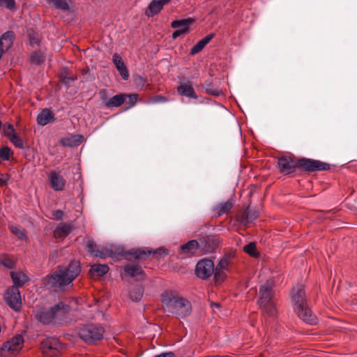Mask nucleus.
Instances as JSON below:
<instances>
[{"instance_id": "39448f33", "label": "nucleus", "mask_w": 357, "mask_h": 357, "mask_svg": "<svg viewBox=\"0 0 357 357\" xmlns=\"http://www.w3.org/2000/svg\"><path fill=\"white\" fill-rule=\"evenodd\" d=\"M161 301L169 312L177 317L183 318L190 314L192 310L191 303L186 298L175 296L172 294L165 292L162 294Z\"/></svg>"}, {"instance_id": "c9c22d12", "label": "nucleus", "mask_w": 357, "mask_h": 357, "mask_svg": "<svg viewBox=\"0 0 357 357\" xmlns=\"http://www.w3.org/2000/svg\"><path fill=\"white\" fill-rule=\"evenodd\" d=\"M178 85L176 89H193L192 85L189 79L185 76H178Z\"/></svg>"}, {"instance_id": "0eeeda50", "label": "nucleus", "mask_w": 357, "mask_h": 357, "mask_svg": "<svg viewBox=\"0 0 357 357\" xmlns=\"http://www.w3.org/2000/svg\"><path fill=\"white\" fill-rule=\"evenodd\" d=\"M100 97L102 100L104 105L107 108L120 107L123 103H126V105H128L126 109H129L136 103L138 95L136 93H119L112 98H107L106 96V91H100Z\"/></svg>"}, {"instance_id": "2eb2a0df", "label": "nucleus", "mask_w": 357, "mask_h": 357, "mask_svg": "<svg viewBox=\"0 0 357 357\" xmlns=\"http://www.w3.org/2000/svg\"><path fill=\"white\" fill-rule=\"evenodd\" d=\"M291 299L294 310L307 304L304 287L298 285L294 287L291 292Z\"/></svg>"}, {"instance_id": "9d476101", "label": "nucleus", "mask_w": 357, "mask_h": 357, "mask_svg": "<svg viewBox=\"0 0 357 357\" xmlns=\"http://www.w3.org/2000/svg\"><path fill=\"white\" fill-rule=\"evenodd\" d=\"M43 354L47 357H58L63 349V344L56 337H47L40 342Z\"/></svg>"}, {"instance_id": "1a4fd4ad", "label": "nucleus", "mask_w": 357, "mask_h": 357, "mask_svg": "<svg viewBox=\"0 0 357 357\" xmlns=\"http://www.w3.org/2000/svg\"><path fill=\"white\" fill-rule=\"evenodd\" d=\"M64 306L63 302H59L50 308L40 307L37 311L35 317L44 325L50 324L54 321L56 314L63 309Z\"/></svg>"}, {"instance_id": "4c0bfd02", "label": "nucleus", "mask_w": 357, "mask_h": 357, "mask_svg": "<svg viewBox=\"0 0 357 357\" xmlns=\"http://www.w3.org/2000/svg\"><path fill=\"white\" fill-rule=\"evenodd\" d=\"M45 56L41 52L35 51L31 54V61L36 65H39L44 62Z\"/></svg>"}, {"instance_id": "49530a36", "label": "nucleus", "mask_w": 357, "mask_h": 357, "mask_svg": "<svg viewBox=\"0 0 357 357\" xmlns=\"http://www.w3.org/2000/svg\"><path fill=\"white\" fill-rule=\"evenodd\" d=\"M4 135L10 139L12 137V134L16 133L14 127L12 124H8L4 126L3 129Z\"/></svg>"}, {"instance_id": "7ed1b4c3", "label": "nucleus", "mask_w": 357, "mask_h": 357, "mask_svg": "<svg viewBox=\"0 0 357 357\" xmlns=\"http://www.w3.org/2000/svg\"><path fill=\"white\" fill-rule=\"evenodd\" d=\"M109 257L114 259H119L120 257H123L128 261H132L133 259L146 260L151 255H158L159 256L168 255V251L162 248L156 250H151L148 248H132L131 250L125 251L124 248L121 246L112 245L107 249Z\"/></svg>"}, {"instance_id": "4be33fe9", "label": "nucleus", "mask_w": 357, "mask_h": 357, "mask_svg": "<svg viewBox=\"0 0 357 357\" xmlns=\"http://www.w3.org/2000/svg\"><path fill=\"white\" fill-rule=\"evenodd\" d=\"M36 121L38 125L44 126L49 123L54 122L55 121V118L51 110L47 108H45L43 109L38 114Z\"/></svg>"}, {"instance_id": "603ef678", "label": "nucleus", "mask_w": 357, "mask_h": 357, "mask_svg": "<svg viewBox=\"0 0 357 357\" xmlns=\"http://www.w3.org/2000/svg\"><path fill=\"white\" fill-rule=\"evenodd\" d=\"M235 256L236 252L234 250H230L226 252L222 257L231 263V261L235 257Z\"/></svg>"}, {"instance_id": "b1692460", "label": "nucleus", "mask_w": 357, "mask_h": 357, "mask_svg": "<svg viewBox=\"0 0 357 357\" xmlns=\"http://www.w3.org/2000/svg\"><path fill=\"white\" fill-rule=\"evenodd\" d=\"M77 79L76 76L70 75L67 68H62L59 73V82L61 84L69 88L72 83Z\"/></svg>"}, {"instance_id": "473e14b6", "label": "nucleus", "mask_w": 357, "mask_h": 357, "mask_svg": "<svg viewBox=\"0 0 357 357\" xmlns=\"http://www.w3.org/2000/svg\"><path fill=\"white\" fill-rule=\"evenodd\" d=\"M144 288L142 286L136 287L130 291L129 296L132 301H139L143 296Z\"/></svg>"}, {"instance_id": "e433bc0d", "label": "nucleus", "mask_w": 357, "mask_h": 357, "mask_svg": "<svg viewBox=\"0 0 357 357\" xmlns=\"http://www.w3.org/2000/svg\"><path fill=\"white\" fill-rule=\"evenodd\" d=\"M243 251L252 257H257L259 253L257 250L256 244L250 242L243 247Z\"/></svg>"}, {"instance_id": "cd10ccee", "label": "nucleus", "mask_w": 357, "mask_h": 357, "mask_svg": "<svg viewBox=\"0 0 357 357\" xmlns=\"http://www.w3.org/2000/svg\"><path fill=\"white\" fill-rule=\"evenodd\" d=\"M73 229L70 223H64L59 225L54 231V236L56 238H62L67 236Z\"/></svg>"}, {"instance_id": "2f4dec72", "label": "nucleus", "mask_w": 357, "mask_h": 357, "mask_svg": "<svg viewBox=\"0 0 357 357\" xmlns=\"http://www.w3.org/2000/svg\"><path fill=\"white\" fill-rule=\"evenodd\" d=\"M27 36L29 40V44L31 46L40 45L41 36L38 31L33 29H29L27 30Z\"/></svg>"}, {"instance_id": "a211bd4d", "label": "nucleus", "mask_w": 357, "mask_h": 357, "mask_svg": "<svg viewBox=\"0 0 357 357\" xmlns=\"http://www.w3.org/2000/svg\"><path fill=\"white\" fill-rule=\"evenodd\" d=\"M50 184L55 191H62L65 188L66 180L63 176L56 171H52L49 175Z\"/></svg>"}, {"instance_id": "6e6d98bb", "label": "nucleus", "mask_w": 357, "mask_h": 357, "mask_svg": "<svg viewBox=\"0 0 357 357\" xmlns=\"http://www.w3.org/2000/svg\"><path fill=\"white\" fill-rule=\"evenodd\" d=\"M206 93L213 96H224V91H205Z\"/></svg>"}, {"instance_id": "7c9ffc66", "label": "nucleus", "mask_w": 357, "mask_h": 357, "mask_svg": "<svg viewBox=\"0 0 357 357\" xmlns=\"http://www.w3.org/2000/svg\"><path fill=\"white\" fill-rule=\"evenodd\" d=\"M0 264L9 269H13L16 266V261L13 256L3 254L0 256Z\"/></svg>"}, {"instance_id": "864d4df0", "label": "nucleus", "mask_w": 357, "mask_h": 357, "mask_svg": "<svg viewBox=\"0 0 357 357\" xmlns=\"http://www.w3.org/2000/svg\"><path fill=\"white\" fill-rule=\"evenodd\" d=\"M63 212L61 210H56L52 211V215L54 220H61L63 217Z\"/></svg>"}, {"instance_id": "412c9836", "label": "nucleus", "mask_w": 357, "mask_h": 357, "mask_svg": "<svg viewBox=\"0 0 357 357\" xmlns=\"http://www.w3.org/2000/svg\"><path fill=\"white\" fill-rule=\"evenodd\" d=\"M113 63L116 68L119 72L121 76L124 80H127L129 77V73L128 68L124 63L122 58L118 54L115 53L112 58Z\"/></svg>"}, {"instance_id": "4d7b16f0", "label": "nucleus", "mask_w": 357, "mask_h": 357, "mask_svg": "<svg viewBox=\"0 0 357 357\" xmlns=\"http://www.w3.org/2000/svg\"><path fill=\"white\" fill-rule=\"evenodd\" d=\"M214 36H215L214 33H211V34L206 36L204 38L202 39V40L206 45L214 38Z\"/></svg>"}, {"instance_id": "bb28decb", "label": "nucleus", "mask_w": 357, "mask_h": 357, "mask_svg": "<svg viewBox=\"0 0 357 357\" xmlns=\"http://www.w3.org/2000/svg\"><path fill=\"white\" fill-rule=\"evenodd\" d=\"M124 272L132 278L142 276V279H144L146 276L142 268L138 265L126 264L124 266Z\"/></svg>"}, {"instance_id": "13d9d810", "label": "nucleus", "mask_w": 357, "mask_h": 357, "mask_svg": "<svg viewBox=\"0 0 357 357\" xmlns=\"http://www.w3.org/2000/svg\"><path fill=\"white\" fill-rule=\"evenodd\" d=\"M8 179H9L8 175H6L5 177L0 178V185L1 186L6 185Z\"/></svg>"}, {"instance_id": "aec40b11", "label": "nucleus", "mask_w": 357, "mask_h": 357, "mask_svg": "<svg viewBox=\"0 0 357 357\" xmlns=\"http://www.w3.org/2000/svg\"><path fill=\"white\" fill-rule=\"evenodd\" d=\"M15 38V34L13 31H7L1 35L0 37V48L3 49L4 53L12 47Z\"/></svg>"}, {"instance_id": "393cba45", "label": "nucleus", "mask_w": 357, "mask_h": 357, "mask_svg": "<svg viewBox=\"0 0 357 357\" xmlns=\"http://www.w3.org/2000/svg\"><path fill=\"white\" fill-rule=\"evenodd\" d=\"M83 139L84 137L81 135H74L62 138L61 143L64 146L75 147L79 146Z\"/></svg>"}, {"instance_id": "052dcab7", "label": "nucleus", "mask_w": 357, "mask_h": 357, "mask_svg": "<svg viewBox=\"0 0 357 357\" xmlns=\"http://www.w3.org/2000/svg\"><path fill=\"white\" fill-rule=\"evenodd\" d=\"M213 305H214L215 306H217V307H219V306H220V304H218V303H213Z\"/></svg>"}, {"instance_id": "ea45409f", "label": "nucleus", "mask_w": 357, "mask_h": 357, "mask_svg": "<svg viewBox=\"0 0 357 357\" xmlns=\"http://www.w3.org/2000/svg\"><path fill=\"white\" fill-rule=\"evenodd\" d=\"M9 140L17 148L23 149L25 147L23 140L16 133L12 134V137Z\"/></svg>"}, {"instance_id": "3c124183", "label": "nucleus", "mask_w": 357, "mask_h": 357, "mask_svg": "<svg viewBox=\"0 0 357 357\" xmlns=\"http://www.w3.org/2000/svg\"><path fill=\"white\" fill-rule=\"evenodd\" d=\"M167 100V98L162 96H155L151 98L149 102L151 103L164 102Z\"/></svg>"}, {"instance_id": "37998d69", "label": "nucleus", "mask_w": 357, "mask_h": 357, "mask_svg": "<svg viewBox=\"0 0 357 357\" xmlns=\"http://www.w3.org/2000/svg\"><path fill=\"white\" fill-rule=\"evenodd\" d=\"M0 7L6 8L10 10L17 9L15 0H0Z\"/></svg>"}, {"instance_id": "c85d7f7f", "label": "nucleus", "mask_w": 357, "mask_h": 357, "mask_svg": "<svg viewBox=\"0 0 357 357\" xmlns=\"http://www.w3.org/2000/svg\"><path fill=\"white\" fill-rule=\"evenodd\" d=\"M258 217L259 211L257 210L248 207L242 214L241 222L243 224H247L256 220Z\"/></svg>"}, {"instance_id": "5701e85b", "label": "nucleus", "mask_w": 357, "mask_h": 357, "mask_svg": "<svg viewBox=\"0 0 357 357\" xmlns=\"http://www.w3.org/2000/svg\"><path fill=\"white\" fill-rule=\"evenodd\" d=\"M10 275L13 282L12 287H17V289L23 287L29 280V277L22 271H11Z\"/></svg>"}, {"instance_id": "5fc2aeb1", "label": "nucleus", "mask_w": 357, "mask_h": 357, "mask_svg": "<svg viewBox=\"0 0 357 357\" xmlns=\"http://www.w3.org/2000/svg\"><path fill=\"white\" fill-rule=\"evenodd\" d=\"M93 256L96 257H100L101 259H105V258L109 257V252H107V249L105 252L98 250L96 252V254H94Z\"/></svg>"}, {"instance_id": "ddd939ff", "label": "nucleus", "mask_w": 357, "mask_h": 357, "mask_svg": "<svg viewBox=\"0 0 357 357\" xmlns=\"http://www.w3.org/2000/svg\"><path fill=\"white\" fill-rule=\"evenodd\" d=\"M199 250L204 253H211L220 243L219 238L215 235H204L198 238Z\"/></svg>"}, {"instance_id": "79ce46f5", "label": "nucleus", "mask_w": 357, "mask_h": 357, "mask_svg": "<svg viewBox=\"0 0 357 357\" xmlns=\"http://www.w3.org/2000/svg\"><path fill=\"white\" fill-rule=\"evenodd\" d=\"M214 278L216 282H222L226 277V274L223 269H220L214 266Z\"/></svg>"}, {"instance_id": "f704fd0d", "label": "nucleus", "mask_w": 357, "mask_h": 357, "mask_svg": "<svg viewBox=\"0 0 357 357\" xmlns=\"http://www.w3.org/2000/svg\"><path fill=\"white\" fill-rule=\"evenodd\" d=\"M8 228L10 232L14 234L18 239L20 240H26L27 236L26 230L24 229H20L17 227L13 225H9Z\"/></svg>"}, {"instance_id": "f03ea898", "label": "nucleus", "mask_w": 357, "mask_h": 357, "mask_svg": "<svg viewBox=\"0 0 357 357\" xmlns=\"http://www.w3.org/2000/svg\"><path fill=\"white\" fill-rule=\"evenodd\" d=\"M279 172L284 175L296 173L297 169L305 173L327 171L331 169L328 163L307 158H297L293 155H282L278 158Z\"/></svg>"}, {"instance_id": "a19ab883", "label": "nucleus", "mask_w": 357, "mask_h": 357, "mask_svg": "<svg viewBox=\"0 0 357 357\" xmlns=\"http://www.w3.org/2000/svg\"><path fill=\"white\" fill-rule=\"evenodd\" d=\"M13 153L8 146H3L0 149V159L3 161L10 160V155Z\"/></svg>"}, {"instance_id": "58836bf2", "label": "nucleus", "mask_w": 357, "mask_h": 357, "mask_svg": "<svg viewBox=\"0 0 357 357\" xmlns=\"http://www.w3.org/2000/svg\"><path fill=\"white\" fill-rule=\"evenodd\" d=\"M132 79L137 87H143L144 86H148L149 84L148 83L147 79L140 75H134L132 76Z\"/></svg>"}, {"instance_id": "8fccbe9b", "label": "nucleus", "mask_w": 357, "mask_h": 357, "mask_svg": "<svg viewBox=\"0 0 357 357\" xmlns=\"http://www.w3.org/2000/svg\"><path fill=\"white\" fill-rule=\"evenodd\" d=\"M178 92L181 96H185L192 98H197V96L195 93V91H178Z\"/></svg>"}, {"instance_id": "a18cd8bd", "label": "nucleus", "mask_w": 357, "mask_h": 357, "mask_svg": "<svg viewBox=\"0 0 357 357\" xmlns=\"http://www.w3.org/2000/svg\"><path fill=\"white\" fill-rule=\"evenodd\" d=\"M97 248V244L93 240H89L86 245V249L88 252L91 255H94L96 252L98 250L96 248Z\"/></svg>"}, {"instance_id": "20e7f679", "label": "nucleus", "mask_w": 357, "mask_h": 357, "mask_svg": "<svg viewBox=\"0 0 357 357\" xmlns=\"http://www.w3.org/2000/svg\"><path fill=\"white\" fill-rule=\"evenodd\" d=\"M257 303L268 317L277 315L275 291L272 282L267 281L259 287Z\"/></svg>"}, {"instance_id": "a878e982", "label": "nucleus", "mask_w": 357, "mask_h": 357, "mask_svg": "<svg viewBox=\"0 0 357 357\" xmlns=\"http://www.w3.org/2000/svg\"><path fill=\"white\" fill-rule=\"evenodd\" d=\"M234 203L231 200L222 202L216 205L213 208V212L215 216H221L224 214H227L232 208Z\"/></svg>"}, {"instance_id": "4468645a", "label": "nucleus", "mask_w": 357, "mask_h": 357, "mask_svg": "<svg viewBox=\"0 0 357 357\" xmlns=\"http://www.w3.org/2000/svg\"><path fill=\"white\" fill-rule=\"evenodd\" d=\"M294 311L298 317L307 324L314 326L318 322L317 316L312 312L307 304L296 308Z\"/></svg>"}, {"instance_id": "dca6fc26", "label": "nucleus", "mask_w": 357, "mask_h": 357, "mask_svg": "<svg viewBox=\"0 0 357 357\" xmlns=\"http://www.w3.org/2000/svg\"><path fill=\"white\" fill-rule=\"evenodd\" d=\"M195 22L194 18L188 17L185 19L174 20L171 23V26L177 29L179 26L184 25L185 28L178 29L173 32L172 38L176 39L181 35L188 33L190 31V26Z\"/></svg>"}, {"instance_id": "f8f14e48", "label": "nucleus", "mask_w": 357, "mask_h": 357, "mask_svg": "<svg viewBox=\"0 0 357 357\" xmlns=\"http://www.w3.org/2000/svg\"><path fill=\"white\" fill-rule=\"evenodd\" d=\"M196 275L202 280L209 278L214 272V262L213 260L205 258L199 260L195 266Z\"/></svg>"}, {"instance_id": "9b49d317", "label": "nucleus", "mask_w": 357, "mask_h": 357, "mask_svg": "<svg viewBox=\"0 0 357 357\" xmlns=\"http://www.w3.org/2000/svg\"><path fill=\"white\" fill-rule=\"evenodd\" d=\"M3 298L6 304L13 310L18 312L22 307L21 294L17 287H9L5 291Z\"/></svg>"}, {"instance_id": "c756f323", "label": "nucleus", "mask_w": 357, "mask_h": 357, "mask_svg": "<svg viewBox=\"0 0 357 357\" xmlns=\"http://www.w3.org/2000/svg\"><path fill=\"white\" fill-rule=\"evenodd\" d=\"M109 266L106 264H94L91 266L89 272L93 275L102 277L109 271Z\"/></svg>"}, {"instance_id": "6ab92c4d", "label": "nucleus", "mask_w": 357, "mask_h": 357, "mask_svg": "<svg viewBox=\"0 0 357 357\" xmlns=\"http://www.w3.org/2000/svg\"><path fill=\"white\" fill-rule=\"evenodd\" d=\"M199 249L198 240H190L186 243L179 247V255H183L185 257L195 255Z\"/></svg>"}, {"instance_id": "6e6552de", "label": "nucleus", "mask_w": 357, "mask_h": 357, "mask_svg": "<svg viewBox=\"0 0 357 357\" xmlns=\"http://www.w3.org/2000/svg\"><path fill=\"white\" fill-rule=\"evenodd\" d=\"M24 340L22 335L17 334L5 342L0 348V356L9 357L15 356L22 349Z\"/></svg>"}, {"instance_id": "09e8293b", "label": "nucleus", "mask_w": 357, "mask_h": 357, "mask_svg": "<svg viewBox=\"0 0 357 357\" xmlns=\"http://www.w3.org/2000/svg\"><path fill=\"white\" fill-rule=\"evenodd\" d=\"M231 264V262L222 257L215 267L220 269L227 270L228 266Z\"/></svg>"}, {"instance_id": "bf43d9fd", "label": "nucleus", "mask_w": 357, "mask_h": 357, "mask_svg": "<svg viewBox=\"0 0 357 357\" xmlns=\"http://www.w3.org/2000/svg\"><path fill=\"white\" fill-rule=\"evenodd\" d=\"M183 28H185V26L184 25H181V26H179V27L177 28V29H183Z\"/></svg>"}, {"instance_id": "f3484780", "label": "nucleus", "mask_w": 357, "mask_h": 357, "mask_svg": "<svg viewBox=\"0 0 357 357\" xmlns=\"http://www.w3.org/2000/svg\"><path fill=\"white\" fill-rule=\"evenodd\" d=\"M172 0H152L146 9L145 15L150 17L159 14Z\"/></svg>"}, {"instance_id": "c03bdc74", "label": "nucleus", "mask_w": 357, "mask_h": 357, "mask_svg": "<svg viewBox=\"0 0 357 357\" xmlns=\"http://www.w3.org/2000/svg\"><path fill=\"white\" fill-rule=\"evenodd\" d=\"M205 46H206V45L204 43V42L202 40H200L196 45H195L191 48V50L190 51V54L195 55V54L199 53L204 48Z\"/></svg>"}, {"instance_id": "72a5a7b5", "label": "nucleus", "mask_w": 357, "mask_h": 357, "mask_svg": "<svg viewBox=\"0 0 357 357\" xmlns=\"http://www.w3.org/2000/svg\"><path fill=\"white\" fill-rule=\"evenodd\" d=\"M49 3L53 4L55 8L64 11L70 10V8L67 0H47Z\"/></svg>"}, {"instance_id": "de8ad7c7", "label": "nucleus", "mask_w": 357, "mask_h": 357, "mask_svg": "<svg viewBox=\"0 0 357 357\" xmlns=\"http://www.w3.org/2000/svg\"><path fill=\"white\" fill-rule=\"evenodd\" d=\"M80 76L82 77V81H88L91 77L90 69L88 66H86L81 70Z\"/></svg>"}, {"instance_id": "f257e3e1", "label": "nucleus", "mask_w": 357, "mask_h": 357, "mask_svg": "<svg viewBox=\"0 0 357 357\" xmlns=\"http://www.w3.org/2000/svg\"><path fill=\"white\" fill-rule=\"evenodd\" d=\"M82 267L80 262L71 260L67 266H58L51 274L41 280V285L54 291H65L66 287L73 284V282L80 275Z\"/></svg>"}, {"instance_id": "423d86ee", "label": "nucleus", "mask_w": 357, "mask_h": 357, "mask_svg": "<svg viewBox=\"0 0 357 357\" xmlns=\"http://www.w3.org/2000/svg\"><path fill=\"white\" fill-rule=\"evenodd\" d=\"M105 333V328L100 324H83L77 328L79 337L89 345L102 340Z\"/></svg>"}]
</instances>
